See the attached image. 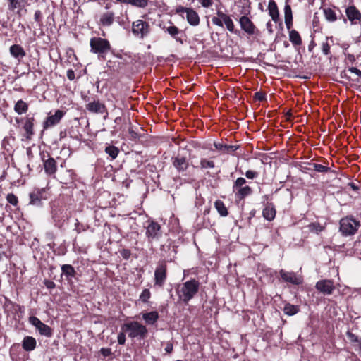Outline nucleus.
Segmentation results:
<instances>
[{"label": "nucleus", "mask_w": 361, "mask_h": 361, "mask_svg": "<svg viewBox=\"0 0 361 361\" xmlns=\"http://www.w3.org/2000/svg\"><path fill=\"white\" fill-rule=\"evenodd\" d=\"M200 283L195 279L177 284L175 291L178 298V301L188 304L198 293Z\"/></svg>", "instance_id": "1"}, {"label": "nucleus", "mask_w": 361, "mask_h": 361, "mask_svg": "<svg viewBox=\"0 0 361 361\" xmlns=\"http://www.w3.org/2000/svg\"><path fill=\"white\" fill-rule=\"evenodd\" d=\"M90 51L98 54L99 59H105L111 47L109 40L104 38L94 37L90 41Z\"/></svg>", "instance_id": "2"}, {"label": "nucleus", "mask_w": 361, "mask_h": 361, "mask_svg": "<svg viewBox=\"0 0 361 361\" xmlns=\"http://www.w3.org/2000/svg\"><path fill=\"white\" fill-rule=\"evenodd\" d=\"M121 331L128 333V336L132 338L139 337L141 339H144L147 334L145 326L137 322L125 323L121 326Z\"/></svg>", "instance_id": "3"}, {"label": "nucleus", "mask_w": 361, "mask_h": 361, "mask_svg": "<svg viewBox=\"0 0 361 361\" xmlns=\"http://www.w3.org/2000/svg\"><path fill=\"white\" fill-rule=\"evenodd\" d=\"M175 11L176 13L178 14L183 18H185L190 25L195 27L200 25V16L192 8L184 7L179 5L176 6Z\"/></svg>", "instance_id": "4"}, {"label": "nucleus", "mask_w": 361, "mask_h": 361, "mask_svg": "<svg viewBox=\"0 0 361 361\" xmlns=\"http://www.w3.org/2000/svg\"><path fill=\"white\" fill-rule=\"evenodd\" d=\"M360 222L353 216H345L340 220V231L344 236L353 235L357 231Z\"/></svg>", "instance_id": "5"}, {"label": "nucleus", "mask_w": 361, "mask_h": 361, "mask_svg": "<svg viewBox=\"0 0 361 361\" xmlns=\"http://www.w3.org/2000/svg\"><path fill=\"white\" fill-rule=\"evenodd\" d=\"M149 23L141 19H138L132 23V33L138 38L143 39L149 36L151 32Z\"/></svg>", "instance_id": "6"}, {"label": "nucleus", "mask_w": 361, "mask_h": 361, "mask_svg": "<svg viewBox=\"0 0 361 361\" xmlns=\"http://www.w3.org/2000/svg\"><path fill=\"white\" fill-rule=\"evenodd\" d=\"M167 277V263L165 260L159 261L154 271V286L163 287Z\"/></svg>", "instance_id": "7"}, {"label": "nucleus", "mask_w": 361, "mask_h": 361, "mask_svg": "<svg viewBox=\"0 0 361 361\" xmlns=\"http://www.w3.org/2000/svg\"><path fill=\"white\" fill-rule=\"evenodd\" d=\"M239 24L241 30L249 36L257 37L261 34L254 23L246 16H243L239 18Z\"/></svg>", "instance_id": "8"}, {"label": "nucleus", "mask_w": 361, "mask_h": 361, "mask_svg": "<svg viewBox=\"0 0 361 361\" xmlns=\"http://www.w3.org/2000/svg\"><path fill=\"white\" fill-rule=\"evenodd\" d=\"M41 159L43 162L44 172L47 175L55 176L57 171V164L55 159L47 152L40 154Z\"/></svg>", "instance_id": "9"}, {"label": "nucleus", "mask_w": 361, "mask_h": 361, "mask_svg": "<svg viewBox=\"0 0 361 361\" xmlns=\"http://www.w3.org/2000/svg\"><path fill=\"white\" fill-rule=\"evenodd\" d=\"M162 235L161 226L156 221H150L146 227V236L149 242L158 240Z\"/></svg>", "instance_id": "10"}, {"label": "nucleus", "mask_w": 361, "mask_h": 361, "mask_svg": "<svg viewBox=\"0 0 361 361\" xmlns=\"http://www.w3.org/2000/svg\"><path fill=\"white\" fill-rule=\"evenodd\" d=\"M279 275L283 281L293 285H300L303 283V277L300 274H297L293 271H287L283 269L280 270Z\"/></svg>", "instance_id": "11"}, {"label": "nucleus", "mask_w": 361, "mask_h": 361, "mask_svg": "<svg viewBox=\"0 0 361 361\" xmlns=\"http://www.w3.org/2000/svg\"><path fill=\"white\" fill-rule=\"evenodd\" d=\"M345 12L351 25H357L361 23V12L355 6H348Z\"/></svg>", "instance_id": "12"}, {"label": "nucleus", "mask_w": 361, "mask_h": 361, "mask_svg": "<svg viewBox=\"0 0 361 361\" xmlns=\"http://www.w3.org/2000/svg\"><path fill=\"white\" fill-rule=\"evenodd\" d=\"M29 322L35 326L39 334L47 337H51L52 335L51 329L47 324L42 323L38 317H29Z\"/></svg>", "instance_id": "13"}, {"label": "nucleus", "mask_w": 361, "mask_h": 361, "mask_svg": "<svg viewBox=\"0 0 361 361\" xmlns=\"http://www.w3.org/2000/svg\"><path fill=\"white\" fill-rule=\"evenodd\" d=\"M64 114V111L58 109L55 111L54 115L47 116L46 120L43 122V129L46 130L59 123Z\"/></svg>", "instance_id": "14"}, {"label": "nucleus", "mask_w": 361, "mask_h": 361, "mask_svg": "<svg viewBox=\"0 0 361 361\" xmlns=\"http://www.w3.org/2000/svg\"><path fill=\"white\" fill-rule=\"evenodd\" d=\"M85 108L87 111L92 114H103L104 113H106V107L105 104L98 99H94V101L87 103Z\"/></svg>", "instance_id": "15"}, {"label": "nucleus", "mask_w": 361, "mask_h": 361, "mask_svg": "<svg viewBox=\"0 0 361 361\" xmlns=\"http://www.w3.org/2000/svg\"><path fill=\"white\" fill-rule=\"evenodd\" d=\"M316 288L325 295H330L335 289L334 282L331 280H320L316 283Z\"/></svg>", "instance_id": "16"}, {"label": "nucleus", "mask_w": 361, "mask_h": 361, "mask_svg": "<svg viewBox=\"0 0 361 361\" xmlns=\"http://www.w3.org/2000/svg\"><path fill=\"white\" fill-rule=\"evenodd\" d=\"M216 15L222 18L224 24L229 32L235 35L240 33V31L235 29L234 23L229 15L219 10L216 11Z\"/></svg>", "instance_id": "17"}, {"label": "nucleus", "mask_w": 361, "mask_h": 361, "mask_svg": "<svg viewBox=\"0 0 361 361\" xmlns=\"http://www.w3.org/2000/svg\"><path fill=\"white\" fill-rule=\"evenodd\" d=\"M4 312L8 316H16L24 313V307L11 301H6L4 304Z\"/></svg>", "instance_id": "18"}, {"label": "nucleus", "mask_w": 361, "mask_h": 361, "mask_svg": "<svg viewBox=\"0 0 361 361\" xmlns=\"http://www.w3.org/2000/svg\"><path fill=\"white\" fill-rule=\"evenodd\" d=\"M172 164L179 173L185 171L189 166L186 158L180 155L172 157Z\"/></svg>", "instance_id": "19"}, {"label": "nucleus", "mask_w": 361, "mask_h": 361, "mask_svg": "<svg viewBox=\"0 0 361 361\" xmlns=\"http://www.w3.org/2000/svg\"><path fill=\"white\" fill-rule=\"evenodd\" d=\"M9 52L11 55L18 62H20L26 56L25 49L20 44H13L9 48Z\"/></svg>", "instance_id": "20"}, {"label": "nucleus", "mask_w": 361, "mask_h": 361, "mask_svg": "<svg viewBox=\"0 0 361 361\" xmlns=\"http://www.w3.org/2000/svg\"><path fill=\"white\" fill-rule=\"evenodd\" d=\"M169 26H164V30L166 32L170 35L177 42L183 44V39L178 37L179 34L182 33V30L178 28L176 26L173 25V23L169 22Z\"/></svg>", "instance_id": "21"}, {"label": "nucleus", "mask_w": 361, "mask_h": 361, "mask_svg": "<svg viewBox=\"0 0 361 361\" xmlns=\"http://www.w3.org/2000/svg\"><path fill=\"white\" fill-rule=\"evenodd\" d=\"M24 125L23 129L25 132V137L27 139H30L31 137L34 135V123L35 118L34 117H25L24 118Z\"/></svg>", "instance_id": "22"}, {"label": "nucleus", "mask_w": 361, "mask_h": 361, "mask_svg": "<svg viewBox=\"0 0 361 361\" xmlns=\"http://www.w3.org/2000/svg\"><path fill=\"white\" fill-rule=\"evenodd\" d=\"M45 189H35L30 194V203L34 205H39L43 197Z\"/></svg>", "instance_id": "23"}, {"label": "nucleus", "mask_w": 361, "mask_h": 361, "mask_svg": "<svg viewBox=\"0 0 361 361\" xmlns=\"http://www.w3.org/2000/svg\"><path fill=\"white\" fill-rule=\"evenodd\" d=\"M61 276H64L66 280L70 282L73 277L76 275V271L74 267L71 264H63L61 267Z\"/></svg>", "instance_id": "24"}, {"label": "nucleus", "mask_w": 361, "mask_h": 361, "mask_svg": "<svg viewBox=\"0 0 361 361\" xmlns=\"http://www.w3.org/2000/svg\"><path fill=\"white\" fill-rule=\"evenodd\" d=\"M114 13L112 11H106L101 15L99 23L105 27L111 26L114 21Z\"/></svg>", "instance_id": "25"}, {"label": "nucleus", "mask_w": 361, "mask_h": 361, "mask_svg": "<svg viewBox=\"0 0 361 361\" xmlns=\"http://www.w3.org/2000/svg\"><path fill=\"white\" fill-rule=\"evenodd\" d=\"M269 14L274 22L279 19V13L277 5L274 0H270L268 5Z\"/></svg>", "instance_id": "26"}, {"label": "nucleus", "mask_w": 361, "mask_h": 361, "mask_svg": "<svg viewBox=\"0 0 361 361\" xmlns=\"http://www.w3.org/2000/svg\"><path fill=\"white\" fill-rule=\"evenodd\" d=\"M276 214V209L271 204H267L262 211L263 217L269 221L274 219Z\"/></svg>", "instance_id": "27"}, {"label": "nucleus", "mask_w": 361, "mask_h": 361, "mask_svg": "<svg viewBox=\"0 0 361 361\" xmlns=\"http://www.w3.org/2000/svg\"><path fill=\"white\" fill-rule=\"evenodd\" d=\"M233 192L237 199L243 200L245 197L250 195L252 193V190L250 186L245 185L233 191Z\"/></svg>", "instance_id": "28"}, {"label": "nucleus", "mask_w": 361, "mask_h": 361, "mask_svg": "<svg viewBox=\"0 0 361 361\" xmlns=\"http://www.w3.org/2000/svg\"><path fill=\"white\" fill-rule=\"evenodd\" d=\"M23 348L26 351H32L36 347V340L32 336H25L23 340Z\"/></svg>", "instance_id": "29"}, {"label": "nucleus", "mask_w": 361, "mask_h": 361, "mask_svg": "<svg viewBox=\"0 0 361 361\" xmlns=\"http://www.w3.org/2000/svg\"><path fill=\"white\" fill-rule=\"evenodd\" d=\"M29 106L27 103L23 99L18 100L14 105V111L18 115L25 114L28 111Z\"/></svg>", "instance_id": "30"}, {"label": "nucleus", "mask_w": 361, "mask_h": 361, "mask_svg": "<svg viewBox=\"0 0 361 361\" xmlns=\"http://www.w3.org/2000/svg\"><path fill=\"white\" fill-rule=\"evenodd\" d=\"M289 40L294 47L302 44V38L299 32L295 30H290L289 31Z\"/></svg>", "instance_id": "31"}, {"label": "nucleus", "mask_w": 361, "mask_h": 361, "mask_svg": "<svg viewBox=\"0 0 361 361\" xmlns=\"http://www.w3.org/2000/svg\"><path fill=\"white\" fill-rule=\"evenodd\" d=\"M325 19L330 23H334L337 20L336 12L331 8H326L323 10Z\"/></svg>", "instance_id": "32"}, {"label": "nucleus", "mask_w": 361, "mask_h": 361, "mask_svg": "<svg viewBox=\"0 0 361 361\" xmlns=\"http://www.w3.org/2000/svg\"><path fill=\"white\" fill-rule=\"evenodd\" d=\"M214 206L216 209L221 216H226L228 214V209L226 207L224 203L221 200H216L214 203Z\"/></svg>", "instance_id": "33"}, {"label": "nucleus", "mask_w": 361, "mask_h": 361, "mask_svg": "<svg viewBox=\"0 0 361 361\" xmlns=\"http://www.w3.org/2000/svg\"><path fill=\"white\" fill-rule=\"evenodd\" d=\"M284 313L288 316H293L299 312V307L287 303L283 307Z\"/></svg>", "instance_id": "34"}, {"label": "nucleus", "mask_w": 361, "mask_h": 361, "mask_svg": "<svg viewBox=\"0 0 361 361\" xmlns=\"http://www.w3.org/2000/svg\"><path fill=\"white\" fill-rule=\"evenodd\" d=\"M105 152L111 158V159H115L118 157L119 149L116 146L109 145L106 147Z\"/></svg>", "instance_id": "35"}, {"label": "nucleus", "mask_w": 361, "mask_h": 361, "mask_svg": "<svg viewBox=\"0 0 361 361\" xmlns=\"http://www.w3.org/2000/svg\"><path fill=\"white\" fill-rule=\"evenodd\" d=\"M215 147L218 150H220L224 153H232L237 149L235 146L226 145L223 144H215Z\"/></svg>", "instance_id": "36"}, {"label": "nucleus", "mask_w": 361, "mask_h": 361, "mask_svg": "<svg viewBox=\"0 0 361 361\" xmlns=\"http://www.w3.org/2000/svg\"><path fill=\"white\" fill-rule=\"evenodd\" d=\"M307 227L310 231L315 233H319L324 229V227L319 222L311 223L307 226Z\"/></svg>", "instance_id": "37"}, {"label": "nucleus", "mask_w": 361, "mask_h": 361, "mask_svg": "<svg viewBox=\"0 0 361 361\" xmlns=\"http://www.w3.org/2000/svg\"><path fill=\"white\" fill-rule=\"evenodd\" d=\"M215 166V164L212 160H207V159H202L200 160V167L202 169H212Z\"/></svg>", "instance_id": "38"}, {"label": "nucleus", "mask_w": 361, "mask_h": 361, "mask_svg": "<svg viewBox=\"0 0 361 361\" xmlns=\"http://www.w3.org/2000/svg\"><path fill=\"white\" fill-rule=\"evenodd\" d=\"M246 180L244 178L240 177L236 179L233 185V191H235L238 188L244 187Z\"/></svg>", "instance_id": "39"}, {"label": "nucleus", "mask_w": 361, "mask_h": 361, "mask_svg": "<svg viewBox=\"0 0 361 361\" xmlns=\"http://www.w3.org/2000/svg\"><path fill=\"white\" fill-rule=\"evenodd\" d=\"M332 39V37H330V39ZM329 39V37H326V41L323 42L322 43V51L324 55H329L330 54L331 45L328 42Z\"/></svg>", "instance_id": "40"}, {"label": "nucleus", "mask_w": 361, "mask_h": 361, "mask_svg": "<svg viewBox=\"0 0 361 361\" xmlns=\"http://www.w3.org/2000/svg\"><path fill=\"white\" fill-rule=\"evenodd\" d=\"M151 297V293L149 289H144L140 295V300L146 302Z\"/></svg>", "instance_id": "41"}, {"label": "nucleus", "mask_w": 361, "mask_h": 361, "mask_svg": "<svg viewBox=\"0 0 361 361\" xmlns=\"http://www.w3.org/2000/svg\"><path fill=\"white\" fill-rule=\"evenodd\" d=\"M147 0H131L130 5L138 8H145L147 6Z\"/></svg>", "instance_id": "42"}, {"label": "nucleus", "mask_w": 361, "mask_h": 361, "mask_svg": "<svg viewBox=\"0 0 361 361\" xmlns=\"http://www.w3.org/2000/svg\"><path fill=\"white\" fill-rule=\"evenodd\" d=\"M6 200L11 204L16 206L18 200V197L13 193H9L6 196Z\"/></svg>", "instance_id": "43"}, {"label": "nucleus", "mask_w": 361, "mask_h": 361, "mask_svg": "<svg viewBox=\"0 0 361 361\" xmlns=\"http://www.w3.org/2000/svg\"><path fill=\"white\" fill-rule=\"evenodd\" d=\"M313 166L315 171L321 173L328 172L330 170L329 167L322 165L320 164H314Z\"/></svg>", "instance_id": "44"}, {"label": "nucleus", "mask_w": 361, "mask_h": 361, "mask_svg": "<svg viewBox=\"0 0 361 361\" xmlns=\"http://www.w3.org/2000/svg\"><path fill=\"white\" fill-rule=\"evenodd\" d=\"M284 18L286 19L293 18L291 7L289 4H286L284 7Z\"/></svg>", "instance_id": "45"}, {"label": "nucleus", "mask_w": 361, "mask_h": 361, "mask_svg": "<svg viewBox=\"0 0 361 361\" xmlns=\"http://www.w3.org/2000/svg\"><path fill=\"white\" fill-rule=\"evenodd\" d=\"M212 22L213 24H214L215 25H217L219 27H223L224 26V20H222L221 18H220L219 16H214L212 18Z\"/></svg>", "instance_id": "46"}, {"label": "nucleus", "mask_w": 361, "mask_h": 361, "mask_svg": "<svg viewBox=\"0 0 361 361\" xmlns=\"http://www.w3.org/2000/svg\"><path fill=\"white\" fill-rule=\"evenodd\" d=\"M245 175L248 179H255L258 177L259 173L255 171L248 170L245 172Z\"/></svg>", "instance_id": "47"}, {"label": "nucleus", "mask_w": 361, "mask_h": 361, "mask_svg": "<svg viewBox=\"0 0 361 361\" xmlns=\"http://www.w3.org/2000/svg\"><path fill=\"white\" fill-rule=\"evenodd\" d=\"M20 6L19 0H8V7L11 11H14Z\"/></svg>", "instance_id": "48"}, {"label": "nucleus", "mask_w": 361, "mask_h": 361, "mask_svg": "<svg viewBox=\"0 0 361 361\" xmlns=\"http://www.w3.org/2000/svg\"><path fill=\"white\" fill-rule=\"evenodd\" d=\"M128 133H129V135H130V140L135 141V140H137V139H139L138 133L133 130V127H130L129 128Z\"/></svg>", "instance_id": "49"}, {"label": "nucleus", "mask_w": 361, "mask_h": 361, "mask_svg": "<svg viewBox=\"0 0 361 361\" xmlns=\"http://www.w3.org/2000/svg\"><path fill=\"white\" fill-rule=\"evenodd\" d=\"M125 333H126V331H122L121 332H120L118 334L117 339H118V343L120 345H124L125 344V342H126V335H125Z\"/></svg>", "instance_id": "50"}, {"label": "nucleus", "mask_w": 361, "mask_h": 361, "mask_svg": "<svg viewBox=\"0 0 361 361\" xmlns=\"http://www.w3.org/2000/svg\"><path fill=\"white\" fill-rule=\"evenodd\" d=\"M255 99L262 102L266 99V94L262 92H257L255 93Z\"/></svg>", "instance_id": "51"}, {"label": "nucleus", "mask_w": 361, "mask_h": 361, "mask_svg": "<svg viewBox=\"0 0 361 361\" xmlns=\"http://www.w3.org/2000/svg\"><path fill=\"white\" fill-rule=\"evenodd\" d=\"M200 3L204 8H209L213 4L212 0H200Z\"/></svg>", "instance_id": "52"}, {"label": "nucleus", "mask_w": 361, "mask_h": 361, "mask_svg": "<svg viewBox=\"0 0 361 361\" xmlns=\"http://www.w3.org/2000/svg\"><path fill=\"white\" fill-rule=\"evenodd\" d=\"M348 71L356 74L358 77L361 78V71L357 69L355 67H350L348 69Z\"/></svg>", "instance_id": "53"}, {"label": "nucleus", "mask_w": 361, "mask_h": 361, "mask_svg": "<svg viewBox=\"0 0 361 361\" xmlns=\"http://www.w3.org/2000/svg\"><path fill=\"white\" fill-rule=\"evenodd\" d=\"M45 286L49 289H53L55 288V283L50 280H45L44 282Z\"/></svg>", "instance_id": "54"}, {"label": "nucleus", "mask_w": 361, "mask_h": 361, "mask_svg": "<svg viewBox=\"0 0 361 361\" xmlns=\"http://www.w3.org/2000/svg\"><path fill=\"white\" fill-rule=\"evenodd\" d=\"M121 256L124 258V259H128L130 256V251L127 250V249H123L121 252Z\"/></svg>", "instance_id": "55"}, {"label": "nucleus", "mask_w": 361, "mask_h": 361, "mask_svg": "<svg viewBox=\"0 0 361 361\" xmlns=\"http://www.w3.org/2000/svg\"><path fill=\"white\" fill-rule=\"evenodd\" d=\"M75 231L78 233H80L82 231H85V228L82 225H80L78 221L75 223Z\"/></svg>", "instance_id": "56"}, {"label": "nucleus", "mask_w": 361, "mask_h": 361, "mask_svg": "<svg viewBox=\"0 0 361 361\" xmlns=\"http://www.w3.org/2000/svg\"><path fill=\"white\" fill-rule=\"evenodd\" d=\"M66 75L70 80H73L75 79V72L72 69H68L67 71Z\"/></svg>", "instance_id": "57"}, {"label": "nucleus", "mask_w": 361, "mask_h": 361, "mask_svg": "<svg viewBox=\"0 0 361 361\" xmlns=\"http://www.w3.org/2000/svg\"><path fill=\"white\" fill-rule=\"evenodd\" d=\"M101 353L104 356V357H107V356H109L111 354V349L109 348H102L101 349Z\"/></svg>", "instance_id": "58"}, {"label": "nucleus", "mask_w": 361, "mask_h": 361, "mask_svg": "<svg viewBox=\"0 0 361 361\" xmlns=\"http://www.w3.org/2000/svg\"><path fill=\"white\" fill-rule=\"evenodd\" d=\"M146 323L153 324L156 322L158 317H144Z\"/></svg>", "instance_id": "59"}, {"label": "nucleus", "mask_w": 361, "mask_h": 361, "mask_svg": "<svg viewBox=\"0 0 361 361\" xmlns=\"http://www.w3.org/2000/svg\"><path fill=\"white\" fill-rule=\"evenodd\" d=\"M285 23L286 25L287 29L290 31V28L293 26V18L291 19H286Z\"/></svg>", "instance_id": "60"}, {"label": "nucleus", "mask_w": 361, "mask_h": 361, "mask_svg": "<svg viewBox=\"0 0 361 361\" xmlns=\"http://www.w3.org/2000/svg\"><path fill=\"white\" fill-rule=\"evenodd\" d=\"M272 26L273 25H272V23H271V21H268L266 24L267 29L269 33L273 32Z\"/></svg>", "instance_id": "61"}, {"label": "nucleus", "mask_w": 361, "mask_h": 361, "mask_svg": "<svg viewBox=\"0 0 361 361\" xmlns=\"http://www.w3.org/2000/svg\"><path fill=\"white\" fill-rule=\"evenodd\" d=\"M173 350V345L171 344H167L166 347L165 348V351L168 353H171Z\"/></svg>", "instance_id": "62"}, {"label": "nucleus", "mask_w": 361, "mask_h": 361, "mask_svg": "<svg viewBox=\"0 0 361 361\" xmlns=\"http://www.w3.org/2000/svg\"><path fill=\"white\" fill-rule=\"evenodd\" d=\"M41 17V11H36L35 13V19L36 21H39V18Z\"/></svg>", "instance_id": "63"}, {"label": "nucleus", "mask_w": 361, "mask_h": 361, "mask_svg": "<svg viewBox=\"0 0 361 361\" xmlns=\"http://www.w3.org/2000/svg\"><path fill=\"white\" fill-rule=\"evenodd\" d=\"M142 316H158V314L156 312H152L150 313H145L142 314Z\"/></svg>", "instance_id": "64"}]
</instances>
